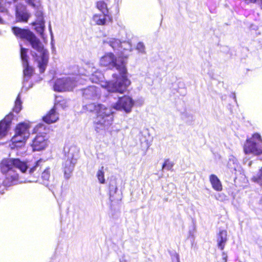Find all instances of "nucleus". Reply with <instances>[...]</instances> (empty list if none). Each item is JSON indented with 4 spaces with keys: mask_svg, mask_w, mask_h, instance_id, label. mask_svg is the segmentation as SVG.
I'll use <instances>...</instances> for the list:
<instances>
[{
    "mask_svg": "<svg viewBox=\"0 0 262 262\" xmlns=\"http://www.w3.org/2000/svg\"><path fill=\"white\" fill-rule=\"evenodd\" d=\"M11 30L16 37L28 41L32 47L39 53L38 55L37 53L32 52L31 55L34 61L37 62L40 73H43L49 61V53L47 50L44 48L39 39L29 29L14 26L12 27Z\"/></svg>",
    "mask_w": 262,
    "mask_h": 262,
    "instance_id": "1",
    "label": "nucleus"
},
{
    "mask_svg": "<svg viewBox=\"0 0 262 262\" xmlns=\"http://www.w3.org/2000/svg\"><path fill=\"white\" fill-rule=\"evenodd\" d=\"M83 110L85 113H93L96 114L94 121L96 132L108 130L112 126L114 121L112 112L103 105L90 103L83 106Z\"/></svg>",
    "mask_w": 262,
    "mask_h": 262,
    "instance_id": "2",
    "label": "nucleus"
},
{
    "mask_svg": "<svg viewBox=\"0 0 262 262\" xmlns=\"http://www.w3.org/2000/svg\"><path fill=\"white\" fill-rule=\"evenodd\" d=\"M128 57V54H124L122 51L117 57L113 53L108 52L100 58L99 64L101 67L106 68L107 69L112 70L115 68L118 71H124L126 60Z\"/></svg>",
    "mask_w": 262,
    "mask_h": 262,
    "instance_id": "3",
    "label": "nucleus"
},
{
    "mask_svg": "<svg viewBox=\"0 0 262 262\" xmlns=\"http://www.w3.org/2000/svg\"><path fill=\"white\" fill-rule=\"evenodd\" d=\"M121 76L114 74L113 77L116 79L115 82L109 81L106 84L105 88L109 92L123 94L130 85V81L127 78V69L125 67L124 71H118Z\"/></svg>",
    "mask_w": 262,
    "mask_h": 262,
    "instance_id": "4",
    "label": "nucleus"
},
{
    "mask_svg": "<svg viewBox=\"0 0 262 262\" xmlns=\"http://www.w3.org/2000/svg\"><path fill=\"white\" fill-rule=\"evenodd\" d=\"M47 130L45 125L42 123H39L34 127L33 132L37 134V135L31 143L33 151H41L47 147L48 139L46 136Z\"/></svg>",
    "mask_w": 262,
    "mask_h": 262,
    "instance_id": "5",
    "label": "nucleus"
},
{
    "mask_svg": "<svg viewBox=\"0 0 262 262\" xmlns=\"http://www.w3.org/2000/svg\"><path fill=\"white\" fill-rule=\"evenodd\" d=\"M28 168L26 162L21 161L18 158H5L0 163V169L3 173H7L14 171L15 169L25 172Z\"/></svg>",
    "mask_w": 262,
    "mask_h": 262,
    "instance_id": "6",
    "label": "nucleus"
},
{
    "mask_svg": "<svg viewBox=\"0 0 262 262\" xmlns=\"http://www.w3.org/2000/svg\"><path fill=\"white\" fill-rule=\"evenodd\" d=\"M262 142L259 134L257 133L252 135L251 137L246 140L243 145V150L245 154H252L259 156L262 154V149L258 145V142Z\"/></svg>",
    "mask_w": 262,
    "mask_h": 262,
    "instance_id": "7",
    "label": "nucleus"
},
{
    "mask_svg": "<svg viewBox=\"0 0 262 262\" xmlns=\"http://www.w3.org/2000/svg\"><path fill=\"white\" fill-rule=\"evenodd\" d=\"M74 86V80L70 77L57 79L53 85V90L56 92L69 91Z\"/></svg>",
    "mask_w": 262,
    "mask_h": 262,
    "instance_id": "8",
    "label": "nucleus"
},
{
    "mask_svg": "<svg viewBox=\"0 0 262 262\" xmlns=\"http://www.w3.org/2000/svg\"><path fill=\"white\" fill-rule=\"evenodd\" d=\"M134 104V102L130 97L124 95L119 98L113 107L117 111L124 110L125 112L129 113L131 111Z\"/></svg>",
    "mask_w": 262,
    "mask_h": 262,
    "instance_id": "9",
    "label": "nucleus"
},
{
    "mask_svg": "<svg viewBox=\"0 0 262 262\" xmlns=\"http://www.w3.org/2000/svg\"><path fill=\"white\" fill-rule=\"evenodd\" d=\"M77 159L72 156L68 158L63 163L62 169L64 178L66 179H68L71 177Z\"/></svg>",
    "mask_w": 262,
    "mask_h": 262,
    "instance_id": "10",
    "label": "nucleus"
},
{
    "mask_svg": "<svg viewBox=\"0 0 262 262\" xmlns=\"http://www.w3.org/2000/svg\"><path fill=\"white\" fill-rule=\"evenodd\" d=\"M58 119L59 114L57 111V107L55 105L42 118V121L49 124L56 122Z\"/></svg>",
    "mask_w": 262,
    "mask_h": 262,
    "instance_id": "11",
    "label": "nucleus"
},
{
    "mask_svg": "<svg viewBox=\"0 0 262 262\" xmlns=\"http://www.w3.org/2000/svg\"><path fill=\"white\" fill-rule=\"evenodd\" d=\"M92 20L95 24L98 26H105L107 22L112 23L113 18L111 14H95L93 15Z\"/></svg>",
    "mask_w": 262,
    "mask_h": 262,
    "instance_id": "12",
    "label": "nucleus"
},
{
    "mask_svg": "<svg viewBox=\"0 0 262 262\" xmlns=\"http://www.w3.org/2000/svg\"><path fill=\"white\" fill-rule=\"evenodd\" d=\"M13 114L9 113L4 119L0 121V139L6 136L8 130L10 128Z\"/></svg>",
    "mask_w": 262,
    "mask_h": 262,
    "instance_id": "13",
    "label": "nucleus"
},
{
    "mask_svg": "<svg viewBox=\"0 0 262 262\" xmlns=\"http://www.w3.org/2000/svg\"><path fill=\"white\" fill-rule=\"evenodd\" d=\"M109 199L111 202H118L121 200L119 194H117L118 191L117 184L116 180H111L109 182Z\"/></svg>",
    "mask_w": 262,
    "mask_h": 262,
    "instance_id": "14",
    "label": "nucleus"
},
{
    "mask_svg": "<svg viewBox=\"0 0 262 262\" xmlns=\"http://www.w3.org/2000/svg\"><path fill=\"white\" fill-rule=\"evenodd\" d=\"M29 128L30 125L28 123L25 122L19 123L15 126L14 134L28 138Z\"/></svg>",
    "mask_w": 262,
    "mask_h": 262,
    "instance_id": "15",
    "label": "nucleus"
},
{
    "mask_svg": "<svg viewBox=\"0 0 262 262\" xmlns=\"http://www.w3.org/2000/svg\"><path fill=\"white\" fill-rule=\"evenodd\" d=\"M28 138L14 134L11 140V149L18 148L24 146Z\"/></svg>",
    "mask_w": 262,
    "mask_h": 262,
    "instance_id": "16",
    "label": "nucleus"
},
{
    "mask_svg": "<svg viewBox=\"0 0 262 262\" xmlns=\"http://www.w3.org/2000/svg\"><path fill=\"white\" fill-rule=\"evenodd\" d=\"M109 45L114 49V50H118L119 52V54L121 53V51L124 54H127V52H130V49H126L123 48L122 42L117 38H112L108 41Z\"/></svg>",
    "mask_w": 262,
    "mask_h": 262,
    "instance_id": "17",
    "label": "nucleus"
},
{
    "mask_svg": "<svg viewBox=\"0 0 262 262\" xmlns=\"http://www.w3.org/2000/svg\"><path fill=\"white\" fill-rule=\"evenodd\" d=\"M227 241V232L225 230L220 231L217 234V246L221 250H224Z\"/></svg>",
    "mask_w": 262,
    "mask_h": 262,
    "instance_id": "18",
    "label": "nucleus"
},
{
    "mask_svg": "<svg viewBox=\"0 0 262 262\" xmlns=\"http://www.w3.org/2000/svg\"><path fill=\"white\" fill-rule=\"evenodd\" d=\"M209 180L212 188L217 191H221L223 189L222 183L217 177L212 174L209 177Z\"/></svg>",
    "mask_w": 262,
    "mask_h": 262,
    "instance_id": "19",
    "label": "nucleus"
},
{
    "mask_svg": "<svg viewBox=\"0 0 262 262\" xmlns=\"http://www.w3.org/2000/svg\"><path fill=\"white\" fill-rule=\"evenodd\" d=\"M16 21L27 23L29 18L30 15L24 11H20L16 9L15 13Z\"/></svg>",
    "mask_w": 262,
    "mask_h": 262,
    "instance_id": "20",
    "label": "nucleus"
},
{
    "mask_svg": "<svg viewBox=\"0 0 262 262\" xmlns=\"http://www.w3.org/2000/svg\"><path fill=\"white\" fill-rule=\"evenodd\" d=\"M96 7L102 13V14H110L107 4L104 1H99L96 2Z\"/></svg>",
    "mask_w": 262,
    "mask_h": 262,
    "instance_id": "21",
    "label": "nucleus"
},
{
    "mask_svg": "<svg viewBox=\"0 0 262 262\" xmlns=\"http://www.w3.org/2000/svg\"><path fill=\"white\" fill-rule=\"evenodd\" d=\"M24 69L23 70V74L25 77L30 78L34 73V68L29 66V63L23 64Z\"/></svg>",
    "mask_w": 262,
    "mask_h": 262,
    "instance_id": "22",
    "label": "nucleus"
},
{
    "mask_svg": "<svg viewBox=\"0 0 262 262\" xmlns=\"http://www.w3.org/2000/svg\"><path fill=\"white\" fill-rule=\"evenodd\" d=\"M42 162V161L41 159L37 161L36 162L35 165L30 169L29 173L30 174H32L34 172L36 171L37 173L39 174L40 172L41 171V168L42 166V165L41 164Z\"/></svg>",
    "mask_w": 262,
    "mask_h": 262,
    "instance_id": "23",
    "label": "nucleus"
},
{
    "mask_svg": "<svg viewBox=\"0 0 262 262\" xmlns=\"http://www.w3.org/2000/svg\"><path fill=\"white\" fill-rule=\"evenodd\" d=\"M22 109V102L21 101L20 94H18L15 101L14 106L13 108V111L16 113H18Z\"/></svg>",
    "mask_w": 262,
    "mask_h": 262,
    "instance_id": "24",
    "label": "nucleus"
},
{
    "mask_svg": "<svg viewBox=\"0 0 262 262\" xmlns=\"http://www.w3.org/2000/svg\"><path fill=\"white\" fill-rule=\"evenodd\" d=\"M28 50V49L23 47L20 48V58L23 64L29 63V56L27 54Z\"/></svg>",
    "mask_w": 262,
    "mask_h": 262,
    "instance_id": "25",
    "label": "nucleus"
},
{
    "mask_svg": "<svg viewBox=\"0 0 262 262\" xmlns=\"http://www.w3.org/2000/svg\"><path fill=\"white\" fill-rule=\"evenodd\" d=\"M45 21L39 23H32L33 25H36L35 30L41 36H43V32L45 29Z\"/></svg>",
    "mask_w": 262,
    "mask_h": 262,
    "instance_id": "26",
    "label": "nucleus"
},
{
    "mask_svg": "<svg viewBox=\"0 0 262 262\" xmlns=\"http://www.w3.org/2000/svg\"><path fill=\"white\" fill-rule=\"evenodd\" d=\"M97 177L101 184H104L105 180L104 178V167L102 166L97 172Z\"/></svg>",
    "mask_w": 262,
    "mask_h": 262,
    "instance_id": "27",
    "label": "nucleus"
},
{
    "mask_svg": "<svg viewBox=\"0 0 262 262\" xmlns=\"http://www.w3.org/2000/svg\"><path fill=\"white\" fill-rule=\"evenodd\" d=\"M252 180L262 186V167L259 169L256 175L253 177Z\"/></svg>",
    "mask_w": 262,
    "mask_h": 262,
    "instance_id": "28",
    "label": "nucleus"
},
{
    "mask_svg": "<svg viewBox=\"0 0 262 262\" xmlns=\"http://www.w3.org/2000/svg\"><path fill=\"white\" fill-rule=\"evenodd\" d=\"M51 171L50 168H46L41 173V179L43 181H48L50 178Z\"/></svg>",
    "mask_w": 262,
    "mask_h": 262,
    "instance_id": "29",
    "label": "nucleus"
},
{
    "mask_svg": "<svg viewBox=\"0 0 262 262\" xmlns=\"http://www.w3.org/2000/svg\"><path fill=\"white\" fill-rule=\"evenodd\" d=\"M173 166V163L170 161L168 159H165L162 165V169L166 168L167 170H171Z\"/></svg>",
    "mask_w": 262,
    "mask_h": 262,
    "instance_id": "30",
    "label": "nucleus"
},
{
    "mask_svg": "<svg viewBox=\"0 0 262 262\" xmlns=\"http://www.w3.org/2000/svg\"><path fill=\"white\" fill-rule=\"evenodd\" d=\"M36 20L34 23L45 21L43 16V13L40 11H37L35 13Z\"/></svg>",
    "mask_w": 262,
    "mask_h": 262,
    "instance_id": "31",
    "label": "nucleus"
},
{
    "mask_svg": "<svg viewBox=\"0 0 262 262\" xmlns=\"http://www.w3.org/2000/svg\"><path fill=\"white\" fill-rule=\"evenodd\" d=\"M136 49L140 52H143L145 49V47L143 43L139 42L137 45Z\"/></svg>",
    "mask_w": 262,
    "mask_h": 262,
    "instance_id": "32",
    "label": "nucleus"
},
{
    "mask_svg": "<svg viewBox=\"0 0 262 262\" xmlns=\"http://www.w3.org/2000/svg\"><path fill=\"white\" fill-rule=\"evenodd\" d=\"M247 3H255L256 2L260 3L262 4V0H244Z\"/></svg>",
    "mask_w": 262,
    "mask_h": 262,
    "instance_id": "33",
    "label": "nucleus"
},
{
    "mask_svg": "<svg viewBox=\"0 0 262 262\" xmlns=\"http://www.w3.org/2000/svg\"><path fill=\"white\" fill-rule=\"evenodd\" d=\"M36 0H28L29 3L33 6H35V4L34 2H36Z\"/></svg>",
    "mask_w": 262,
    "mask_h": 262,
    "instance_id": "34",
    "label": "nucleus"
},
{
    "mask_svg": "<svg viewBox=\"0 0 262 262\" xmlns=\"http://www.w3.org/2000/svg\"><path fill=\"white\" fill-rule=\"evenodd\" d=\"M83 91H84L83 94L85 93L86 94H87L88 91H90V89H89V88H87V89H85Z\"/></svg>",
    "mask_w": 262,
    "mask_h": 262,
    "instance_id": "35",
    "label": "nucleus"
},
{
    "mask_svg": "<svg viewBox=\"0 0 262 262\" xmlns=\"http://www.w3.org/2000/svg\"><path fill=\"white\" fill-rule=\"evenodd\" d=\"M2 7L1 3H0V9Z\"/></svg>",
    "mask_w": 262,
    "mask_h": 262,
    "instance_id": "36",
    "label": "nucleus"
}]
</instances>
